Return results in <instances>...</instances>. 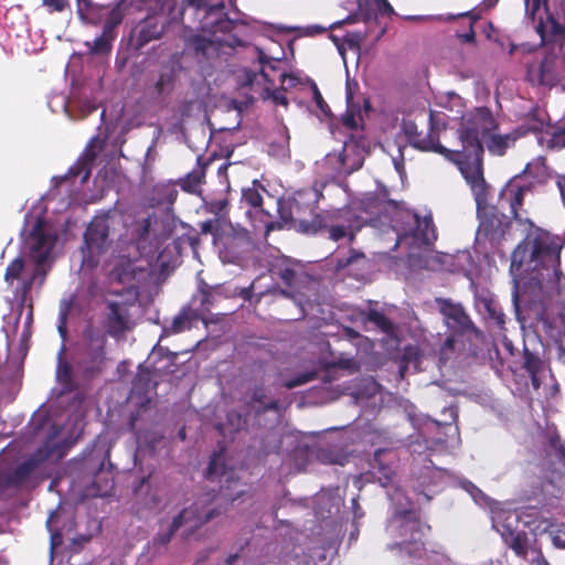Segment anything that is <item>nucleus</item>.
I'll return each mask as SVG.
<instances>
[{
	"label": "nucleus",
	"instance_id": "4c0bfd02",
	"mask_svg": "<svg viewBox=\"0 0 565 565\" xmlns=\"http://www.w3.org/2000/svg\"><path fill=\"white\" fill-rule=\"evenodd\" d=\"M366 320L374 323L381 331L386 334H392L394 332L395 328L393 322L382 311L371 309L367 312Z\"/></svg>",
	"mask_w": 565,
	"mask_h": 565
},
{
	"label": "nucleus",
	"instance_id": "ea45409f",
	"mask_svg": "<svg viewBox=\"0 0 565 565\" xmlns=\"http://www.w3.org/2000/svg\"><path fill=\"white\" fill-rule=\"evenodd\" d=\"M206 477L209 479H213L215 477H220V482H223V478L226 477L225 465L222 462L221 454L214 452L211 457L206 469Z\"/></svg>",
	"mask_w": 565,
	"mask_h": 565
},
{
	"label": "nucleus",
	"instance_id": "dca6fc26",
	"mask_svg": "<svg viewBox=\"0 0 565 565\" xmlns=\"http://www.w3.org/2000/svg\"><path fill=\"white\" fill-rule=\"evenodd\" d=\"M177 228V217L172 212H166L160 216H148L141 220L136 228L138 237V247L152 233L157 242L166 241L171 237Z\"/></svg>",
	"mask_w": 565,
	"mask_h": 565
},
{
	"label": "nucleus",
	"instance_id": "f257e3e1",
	"mask_svg": "<svg viewBox=\"0 0 565 565\" xmlns=\"http://www.w3.org/2000/svg\"><path fill=\"white\" fill-rule=\"evenodd\" d=\"M83 326L75 348V369L85 382L100 379L106 370V289L92 280L86 289Z\"/></svg>",
	"mask_w": 565,
	"mask_h": 565
},
{
	"label": "nucleus",
	"instance_id": "393cba45",
	"mask_svg": "<svg viewBox=\"0 0 565 565\" xmlns=\"http://www.w3.org/2000/svg\"><path fill=\"white\" fill-rule=\"evenodd\" d=\"M413 218L414 226L409 230L408 235L424 244H429L436 238L434 222L430 215L420 217L417 213H414Z\"/></svg>",
	"mask_w": 565,
	"mask_h": 565
},
{
	"label": "nucleus",
	"instance_id": "774afa93",
	"mask_svg": "<svg viewBox=\"0 0 565 565\" xmlns=\"http://www.w3.org/2000/svg\"><path fill=\"white\" fill-rule=\"evenodd\" d=\"M226 206H227V201H225V200H218V201L211 203V210L215 214L222 213L226 209Z\"/></svg>",
	"mask_w": 565,
	"mask_h": 565
},
{
	"label": "nucleus",
	"instance_id": "a19ab883",
	"mask_svg": "<svg viewBox=\"0 0 565 565\" xmlns=\"http://www.w3.org/2000/svg\"><path fill=\"white\" fill-rule=\"evenodd\" d=\"M106 497V491H104L103 484L98 477H95L94 480L87 483L82 490V499H95L100 498L104 499Z\"/></svg>",
	"mask_w": 565,
	"mask_h": 565
},
{
	"label": "nucleus",
	"instance_id": "5701e85b",
	"mask_svg": "<svg viewBox=\"0 0 565 565\" xmlns=\"http://www.w3.org/2000/svg\"><path fill=\"white\" fill-rule=\"evenodd\" d=\"M274 279L280 280L286 288H276V292L287 298H295V288L300 280L301 273L288 264H278L270 269Z\"/></svg>",
	"mask_w": 565,
	"mask_h": 565
},
{
	"label": "nucleus",
	"instance_id": "2eb2a0df",
	"mask_svg": "<svg viewBox=\"0 0 565 565\" xmlns=\"http://www.w3.org/2000/svg\"><path fill=\"white\" fill-rule=\"evenodd\" d=\"M105 71L96 78L87 79L79 90V110L84 117L102 108L100 120L106 121V90L104 88Z\"/></svg>",
	"mask_w": 565,
	"mask_h": 565
},
{
	"label": "nucleus",
	"instance_id": "58836bf2",
	"mask_svg": "<svg viewBox=\"0 0 565 565\" xmlns=\"http://www.w3.org/2000/svg\"><path fill=\"white\" fill-rule=\"evenodd\" d=\"M72 307H73L72 299L63 300L60 303L58 318H57V331H58L60 335L62 337V339H66V337H67V332H68L67 320H68V315L72 310Z\"/></svg>",
	"mask_w": 565,
	"mask_h": 565
},
{
	"label": "nucleus",
	"instance_id": "f3484780",
	"mask_svg": "<svg viewBox=\"0 0 565 565\" xmlns=\"http://www.w3.org/2000/svg\"><path fill=\"white\" fill-rule=\"evenodd\" d=\"M436 301L439 312L452 334L462 335L469 332L478 333V329L461 303H455L450 299L444 298H437Z\"/></svg>",
	"mask_w": 565,
	"mask_h": 565
},
{
	"label": "nucleus",
	"instance_id": "a878e982",
	"mask_svg": "<svg viewBox=\"0 0 565 565\" xmlns=\"http://www.w3.org/2000/svg\"><path fill=\"white\" fill-rule=\"evenodd\" d=\"M522 367L529 373L533 387L539 388L541 386L540 374L544 370V361L539 354L530 351L526 347L523 349Z\"/></svg>",
	"mask_w": 565,
	"mask_h": 565
},
{
	"label": "nucleus",
	"instance_id": "a18cd8bd",
	"mask_svg": "<svg viewBox=\"0 0 565 565\" xmlns=\"http://www.w3.org/2000/svg\"><path fill=\"white\" fill-rule=\"evenodd\" d=\"M443 414L446 416V419L440 420H434L436 426L439 427H448L451 428L454 426L455 431L458 434V408L456 406H449L445 407L443 411Z\"/></svg>",
	"mask_w": 565,
	"mask_h": 565
},
{
	"label": "nucleus",
	"instance_id": "423d86ee",
	"mask_svg": "<svg viewBox=\"0 0 565 565\" xmlns=\"http://www.w3.org/2000/svg\"><path fill=\"white\" fill-rule=\"evenodd\" d=\"M224 510L220 507H212L211 503H206L204 500L199 499L193 502L190 507L184 508L175 515L166 532H159L152 539V545L154 547L167 546L178 530L185 527V537L192 535L198 529L210 522L211 520L220 516Z\"/></svg>",
	"mask_w": 565,
	"mask_h": 565
},
{
	"label": "nucleus",
	"instance_id": "a211bd4d",
	"mask_svg": "<svg viewBox=\"0 0 565 565\" xmlns=\"http://www.w3.org/2000/svg\"><path fill=\"white\" fill-rule=\"evenodd\" d=\"M164 18L158 13L149 14L140 21L130 35L135 50H140L150 41L159 39L164 31Z\"/></svg>",
	"mask_w": 565,
	"mask_h": 565
},
{
	"label": "nucleus",
	"instance_id": "680f3d73",
	"mask_svg": "<svg viewBox=\"0 0 565 565\" xmlns=\"http://www.w3.org/2000/svg\"><path fill=\"white\" fill-rule=\"evenodd\" d=\"M550 445L557 454L565 458V445L562 443L558 435L551 436Z\"/></svg>",
	"mask_w": 565,
	"mask_h": 565
},
{
	"label": "nucleus",
	"instance_id": "864d4df0",
	"mask_svg": "<svg viewBox=\"0 0 565 565\" xmlns=\"http://www.w3.org/2000/svg\"><path fill=\"white\" fill-rule=\"evenodd\" d=\"M523 198H524L523 189L518 188L513 194V198L510 201L511 213L513 214V217L515 220H519L518 207L523 204Z\"/></svg>",
	"mask_w": 565,
	"mask_h": 565
},
{
	"label": "nucleus",
	"instance_id": "c03bdc74",
	"mask_svg": "<svg viewBox=\"0 0 565 565\" xmlns=\"http://www.w3.org/2000/svg\"><path fill=\"white\" fill-rule=\"evenodd\" d=\"M460 17L468 18V30H467V32H463V33L457 32L456 33L457 36L462 42L471 43V44L476 43V32H475L473 25H475L476 21L479 19V17L471 12L462 13V14H460Z\"/></svg>",
	"mask_w": 565,
	"mask_h": 565
},
{
	"label": "nucleus",
	"instance_id": "5fc2aeb1",
	"mask_svg": "<svg viewBox=\"0 0 565 565\" xmlns=\"http://www.w3.org/2000/svg\"><path fill=\"white\" fill-rule=\"evenodd\" d=\"M122 20V13L120 11V4L108 12V36L110 35L111 29L117 26Z\"/></svg>",
	"mask_w": 565,
	"mask_h": 565
},
{
	"label": "nucleus",
	"instance_id": "b1692460",
	"mask_svg": "<svg viewBox=\"0 0 565 565\" xmlns=\"http://www.w3.org/2000/svg\"><path fill=\"white\" fill-rule=\"evenodd\" d=\"M503 542L515 553L525 558L527 555V534L524 531L513 529L510 523H503L499 529Z\"/></svg>",
	"mask_w": 565,
	"mask_h": 565
},
{
	"label": "nucleus",
	"instance_id": "69168bd1",
	"mask_svg": "<svg viewBox=\"0 0 565 565\" xmlns=\"http://www.w3.org/2000/svg\"><path fill=\"white\" fill-rule=\"evenodd\" d=\"M271 97H273L274 103L277 105H282V106L288 105V99H287L286 95L284 94V92H281V90H274V93L271 94Z\"/></svg>",
	"mask_w": 565,
	"mask_h": 565
},
{
	"label": "nucleus",
	"instance_id": "f03ea898",
	"mask_svg": "<svg viewBox=\"0 0 565 565\" xmlns=\"http://www.w3.org/2000/svg\"><path fill=\"white\" fill-rule=\"evenodd\" d=\"M498 128L492 111L488 107H477L462 117L457 129L460 148H448L449 162L456 164L470 185L478 202L484 199L482 138Z\"/></svg>",
	"mask_w": 565,
	"mask_h": 565
},
{
	"label": "nucleus",
	"instance_id": "0e129e2a",
	"mask_svg": "<svg viewBox=\"0 0 565 565\" xmlns=\"http://www.w3.org/2000/svg\"><path fill=\"white\" fill-rule=\"evenodd\" d=\"M490 316L495 320L498 326H503L505 322V316L501 310L488 308Z\"/></svg>",
	"mask_w": 565,
	"mask_h": 565
},
{
	"label": "nucleus",
	"instance_id": "4468645a",
	"mask_svg": "<svg viewBox=\"0 0 565 565\" xmlns=\"http://www.w3.org/2000/svg\"><path fill=\"white\" fill-rule=\"evenodd\" d=\"M305 193L297 192L291 200H279L277 202V212L279 214V221H271L270 217H266L265 234L268 235L273 231L282 230L285 226L295 230V225L298 220H301L306 213L305 205Z\"/></svg>",
	"mask_w": 565,
	"mask_h": 565
},
{
	"label": "nucleus",
	"instance_id": "c756f323",
	"mask_svg": "<svg viewBox=\"0 0 565 565\" xmlns=\"http://www.w3.org/2000/svg\"><path fill=\"white\" fill-rule=\"evenodd\" d=\"M316 458L324 465L344 466L348 462L349 456L341 448L333 445H327L319 447L316 450Z\"/></svg>",
	"mask_w": 565,
	"mask_h": 565
},
{
	"label": "nucleus",
	"instance_id": "bb28decb",
	"mask_svg": "<svg viewBox=\"0 0 565 565\" xmlns=\"http://www.w3.org/2000/svg\"><path fill=\"white\" fill-rule=\"evenodd\" d=\"M205 178V166L201 163V157L198 158L196 167L188 172L183 178L177 181L180 188L191 194H195L200 190V185L203 183Z\"/></svg>",
	"mask_w": 565,
	"mask_h": 565
},
{
	"label": "nucleus",
	"instance_id": "8fccbe9b",
	"mask_svg": "<svg viewBox=\"0 0 565 565\" xmlns=\"http://www.w3.org/2000/svg\"><path fill=\"white\" fill-rule=\"evenodd\" d=\"M42 6L49 13H62L70 7V0H42Z\"/></svg>",
	"mask_w": 565,
	"mask_h": 565
},
{
	"label": "nucleus",
	"instance_id": "e2e57ef3",
	"mask_svg": "<svg viewBox=\"0 0 565 565\" xmlns=\"http://www.w3.org/2000/svg\"><path fill=\"white\" fill-rule=\"evenodd\" d=\"M374 2L376 3L379 11L382 14H387V15L395 14L394 8L391 6V3L387 0H374Z\"/></svg>",
	"mask_w": 565,
	"mask_h": 565
},
{
	"label": "nucleus",
	"instance_id": "72a5a7b5",
	"mask_svg": "<svg viewBox=\"0 0 565 565\" xmlns=\"http://www.w3.org/2000/svg\"><path fill=\"white\" fill-rule=\"evenodd\" d=\"M56 379L58 383L62 385L64 392H71L75 388L73 380V369L67 361L60 359L56 369Z\"/></svg>",
	"mask_w": 565,
	"mask_h": 565
},
{
	"label": "nucleus",
	"instance_id": "09e8293b",
	"mask_svg": "<svg viewBox=\"0 0 565 565\" xmlns=\"http://www.w3.org/2000/svg\"><path fill=\"white\" fill-rule=\"evenodd\" d=\"M366 33L361 32H347L343 38L344 43L352 51H360L361 44L365 40Z\"/></svg>",
	"mask_w": 565,
	"mask_h": 565
},
{
	"label": "nucleus",
	"instance_id": "3c124183",
	"mask_svg": "<svg viewBox=\"0 0 565 565\" xmlns=\"http://www.w3.org/2000/svg\"><path fill=\"white\" fill-rule=\"evenodd\" d=\"M332 222L333 218L331 217L329 221V226L327 227L329 231V238L333 242H338L347 236V227L343 225H334Z\"/></svg>",
	"mask_w": 565,
	"mask_h": 565
},
{
	"label": "nucleus",
	"instance_id": "7c9ffc66",
	"mask_svg": "<svg viewBox=\"0 0 565 565\" xmlns=\"http://www.w3.org/2000/svg\"><path fill=\"white\" fill-rule=\"evenodd\" d=\"M47 271L49 268L34 265V269L32 270L31 275L24 278L21 281L20 287L17 289V295L21 298L22 301L26 300L33 285L36 284L39 287L43 286Z\"/></svg>",
	"mask_w": 565,
	"mask_h": 565
},
{
	"label": "nucleus",
	"instance_id": "4d7b16f0",
	"mask_svg": "<svg viewBox=\"0 0 565 565\" xmlns=\"http://www.w3.org/2000/svg\"><path fill=\"white\" fill-rule=\"evenodd\" d=\"M551 142L557 148H565V127H561L552 134Z\"/></svg>",
	"mask_w": 565,
	"mask_h": 565
},
{
	"label": "nucleus",
	"instance_id": "c9c22d12",
	"mask_svg": "<svg viewBox=\"0 0 565 565\" xmlns=\"http://www.w3.org/2000/svg\"><path fill=\"white\" fill-rule=\"evenodd\" d=\"M178 190L172 185H161L156 190V201L166 206V212H172V205L178 199Z\"/></svg>",
	"mask_w": 565,
	"mask_h": 565
},
{
	"label": "nucleus",
	"instance_id": "39448f33",
	"mask_svg": "<svg viewBox=\"0 0 565 565\" xmlns=\"http://www.w3.org/2000/svg\"><path fill=\"white\" fill-rule=\"evenodd\" d=\"M246 23L242 20H232L227 17L216 19L211 22L210 36L195 34L189 36L185 41V47L193 51L199 60H207L217 55L223 46L232 49L246 46V41L242 38L239 28H245Z\"/></svg>",
	"mask_w": 565,
	"mask_h": 565
},
{
	"label": "nucleus",
	"instance_id": "2f4dec72",
	"mask_svg": "<svg viewBox=\"0 0 565 565\" xmlns=\"http://www.w3.org/2000/svg\"><path fill=\"white\" fill-rule=\"evenodd\" d=\"M366 263L367 258L363 252L350 248L348 256L337 258L334 268L337 271L348 268L360 270Z\"/></svg>",
	"mask_w": 565,
	"mask_h": 565
},
{
	"label": "nucleus",
	"instance_id": "20e7f679",
	"mask_svg": "<svg viewBox=\"0 0 565 565\" xmlns=\"http://www.w3.org/2000/svg\"><path fill=\"white\" fill-rule=\"evenodd\" d=\"M527 263L536 271L537 280L558 278L561 246L547 231L536 227L516 246L511 256V270H520Z\"/></svg>",
	"mask_w": 565,
	"mask_h": 565
},
{
	"label": "nucleus",
	"instance_id": "13d9d810",
	"mask_svg": "<svg viewBox=\"0 0 565 565\" xmlns=\"http://www.w3.org/2000/svg\"><path fill=\"white\" fill-rule=\"evenodd\" d=\"M311 89H312L313 100H315L317 107L321 111L326 113V108H328V105L324 102V99H323V97H322V95H321V93H320V90H319V88H318V86H317V84L315 82H311Z\"/></svg>",
	"mask_w": 565,
	"mask_h": 565
},
{
	"label": "nucleus",
	"instance_id": "9d476101",
	"mask_svg": "<svg viewBox=\"0 0 565 565\" xmlns=\"http://www.w3.org/2000/svg\"><path fill=\"white\" fill-rule=\"evenodd\" d=\"M106 158V129L98 127V134L88 141L78 160L68 169L66 178H81V183L88 181L92 168L97 160Z\"/></svg>",
	"mask_w": 565,
	"mask_h": 565
},
{
	"label": "nucleus",
	"instance_id": "49530a36",
	"mask_svg": "<svg viewBox=\"0 0 565 565\" xmlns=\"http://www.w3.org/2000/svg\"><path fill=\"white\" fill-rule=\"evenodd\" d=\"M316 379H318V372L317 371H308V372L297 375L294 379H290V380L284 382L282 386L286 387L287 390H292L297 386L307 384Z\"/></svg>",
	"mask_w": 565,
	"mask_h": 565
},
{
	"label": "nucleus",
	"instance_id": "7ed1b4c3",
	"mask_svg": "<svg viewBox=\"0 0 565 565\" xmlns=\"http://www.w3.org/2000/svg\"><path fill=\"white\" fill-rule=\"evenodd\" d=\"M138 259L121 256L108 273V335L121 338L135 327L131 310L139 300L138 284L148 275V268Z\"/></svg>",
	"mask_w": 565,
	"mask_h": 565
},
{
	"label": "nucleus",
	"instance_id": "e433bc0d",
	"mask_svg": "<svg viewBox=\"0 0 565 565\" xmlns=\"http://www.w3.org/2000/svg\"><path fill=\"white\" fill-rule=\"evenodd\" d=\"M266 388L263 384L256 385L250 394L249 404H259L262 405L260 412L265 413L268 411H278L279 404L277 401H270L265 404L266 399Z\"/></svg>",
	"mask_w": 565,
	"mask_h": 565
},
{
	"label": "nucleus",
	"instance_id": "cd10ccee",
	"mask_svg": "<svg viewBox=\"0 0 565 565\" xmlns=\"http://www.w3.org/2000/svg\"><path fill=\"white\" fill-rule=\"evenodd\" d=\"M259 190L266 191L265 188L259 184L258 180H254L250 186L242 189L241 201L254 207L257 213L263 214L265 217H271L269 212L265 211L263 207V195Z\"/></svg>",
	"mask_w": 565,
	"mask_h": 565
},
{
	"label": "nucleus",
	"instance_id": "aec40b11",
	"mask_svg": "<svg viewBox=\"0 0 565 565\" xmlns=\"http://www.w3.org/2000/svg\"><path fill=\"white\" fill-rule=\"evenodd\" d=\"M420 514L416 510H402L396 512L386 525V533L390 539L402 541L407 539L412 531L419 527Z\"/></svg>",
	"mask_w": 565,
	"mask_h": 565
},
{
	"label": "nucleus",
	"instance_id": "412c9836",
	"mask_svg": "<svg viewBox=\"0 0 565 565\" xmlns=\"http://www.w3.org/2000/svg\"><path fill=\"white\" fill-rule=\"evenodd\" d=\"M156 371H151L143 365L138 366V372L132 380L129 398L136 401L140 407H145L150 402V392L157 387L154 381Z\"/></svg>",
	"mask_w": 565,
	"mask_h": 565
},
{
	"label": "nucleus",
	"instance_id": "ddd939ff",
	"mask_svg": "<svg viewBox=\"0 0 565 565\" xmlns=\"http://www.w3.org/2000/svg\"><path fill=\"white\" fill-rule=\"evenodd\" d=\"M228 296L224 294V288L221 285L210 286L205 282L200 286L199 291L193 296L192 302L195 306L193 310V318L202 320L205 324L209 322H217L218 316H224V312L212 315V310L217 307L218 302L226 299Z\"/></svg>",
	"mask_w": 565,
	"mask_h": 565
},
{
	"label": "nucleus",
	"instance_id": "f704fd0d",
	"mask_svg": "<svg viewBox=\"0 0 565 565\" xmlns=\"http://www.w3.org/2000/svg\"><path fill=\"white\" fill-rule=\"evenodd\" d=\"M515 138L511 135H490V138L487 141V148L492 154L503 156L509 148L510 142H513Z\"/></svg>",
	"mask_w": 565,
	"mask_h": 565
},
{
	"label": "nucleus",
	"instance_id": "1a4fd4ad",
	"mask_svg": "<svg viewBox=\"0 0 565 565\" xmlns=\"http://www.w3.org/2000/svg\"><path fill=\"white\" fill-rule=\"evenodd\" d=\"M83 264L94 268L106 253V213L96 215L84 233Z\"/></svg>",
	"mask_w": 565,
	"mask_h": 565
},
{
	"label": "nucleus",
	"instance_id": "79ce46f5",
	"mask_svg": "<svg viewBox=\"0 0 565 565\" xmlns=\"http://www.w3.org/2000/svg\"><path fill=\"white\" fill-rule=\"evenodd\" d=\"M24 270V260L21 257H17L9 263L4 273V280L8 284H12L14 280L21 277V274Z\"/></svg>",
	"mask_w": 565,
	"mask_h": 565
},
{
	"label": "nucleus",
	"instance_id": "0eeeda50",
	"mask_svg": "<svg viewBox=\"0 0 565 565\" xmlns=\"http://www.w3.org/2000/svg\"><path fill=\"white\" fill-rule=\"evenodd\" d=\"M401 130L404 134L407 143L414 149L423 152L438 153L449 161L448 147L440 142V127L434 120L431 113L429 114L428 129L426 134L419 130L417 124L411 119L402 120Z\"/></svg>",
	"mask_w": 565,
	"mask_h": 565
},
{
	"label": "nucleus",
	"instance_id": "c85d7f7f",
	"mask_svg": "<svg viewBox=\"0 0 565 565\" xmlns=\"http://www.w3.org/2000/svg\"><path fill=\"white\" fill-rule=\"evenodd\" d=\"M331 214H315L310 221L298 220L295 225V231L306 235H315L329 226Z\"/></svg>",
	"mask_w": 565,
	"mask_h": 565
},
{
	"label": "nucleus",
	"instance_id": "6ab92c4d",
	"mask_svg": "<svg viewBox=\"0 0 565 565\" xmlns=\"http://www.w3.org/2000/svg\"><path fill=\"white\" fill-rule=\"evenodd\" d=\"M430 525L422 522L419 519V527L416 531H412L407 539L396 541L387 544V550L406 553L411 557L420 558L425 555L426 537L430 533Z\"/></svg>",
	"mask_w": 565,
	"mask_h": 565
},
{
	"label": "nucleus",
	"instance_id": "37998d69",
	"mask_svg": "<svg viewBox=\"0 0 565 565\" xmlns=\"http://www.w3.org/2000/svg\"><path fill=\"white\" fill-rule=\"evenodd\" d=\"M183 7L180 14H183L185 8L192 7L195 10H204L207 14H212L215 10L224 9V3H218L216 6L209 4L207 0H182Z\"/></svg>",
	"mask_w": 565,
	"mask_h": 565
},
{
	"label": "nucleus",
	"instance_id": "603ef678",
	"mask_svg": "<svg viewBox=\"0 0 565 565\" xmlns=\"http://www.w3.org/2000/svg\"><path fill=\"white\" fill-rule=\"evenodd\" d=\"M190 327V317L185 312L178 315L172 321V331L178 333Z\"/></svg>",
	"mask_w": 565,
	"mask_h": 565
},
{
	"label": "nucleus",
	"instance_id": "473e14b6",
	"mask_svg": "<svg viewBox=\"0 0 565 565\" xmlns=\"http://www.w3.org/2000/svg\"><path fill=\"white\" fill-rule=\"evenodd\" d=\"M224 245L226 249H233L235 256L238 257L242 253L247 252L252 246V239L248 231L242 230L228 235Z\"/></svg>",
	"mask_w": 565,
	"mask_h": 565
},
{
	"label": "nucleus",
	"instance_id": "6e6d98bb",
	"mask_svg": "<svg viewBox=\"0 0 565 565\" xmlns=\"http://www.w3.org/2000/svg\"><path fill=\"white\" fill-rule=\"evenodd\" d=\"M257 75H258L257 72H255L253 70H248V68L243 70L241 75L238 76L241 86H243V87L252 86L254 84V82L256 81Z\"/></svg>",
	"mask_w": 565,
	"mask_h": 565
},
{
	"label": "nucleus",
	"instance_id": "4be33fe9",
	"mask_svg": "<svg viewBox=\"0 0 565 565\" xmlns=\"http://www.w3.org/2000/svg\"><path fill=\"white\" fill-rule=\"evenodd\" d=\"M52 454L53 448L50 447V440H47L44 447L40 448L32 458L21 462L13 469V471L8 477L9 483L13 486H20L26 482L36 469L38 463L47 459Z\"/></svg>",
	"mask_w": 565,
	"mask_h": 565
},
{
	"label": "nucleus",
	"instance_id": "9b49d317",
	"mask_svg": "<svg viewBox=\"0 0 565 565\" xmlns=\"http://www.w3.org/2000/svg\"><path fill=\"white\" fill-rule=\"evenodd\" d=\"M56 243V236L49 232L46 221L39 216L25 238V246L34 265L46 267V262Z\"/></svg>",
	"mask_w": 565,
	"mask_h": 565
},
{
	"label": "nucleus",
	"instance_id": "bf43d9fd",
	"mask_svg": "<svg viewBox=\"0 0 565 565\" xmlns=\"http://www.w3.org/2000/svg\"><path fill=\"white\" fill-rule=\"evenodd\" d=\"M360 18H361L360 12H353V13L349 14L347 18H344L343 20H339V21H335L332 24H330V29L334 30V29L343 26L344 24L355 23V22L360 21Z\"/></svg>",
	"mask_w": 565,
	"mask_h": 565
},
{
	"label": "nucleus",
	"instance_id": "de8ad7c7",
	"mask_svg": "<svg viewBox=\"0 0 565 565\" xmlns=\"http://www.w3.org/2000/svg\"><path fill=\"white\" fill-rule=\"evenodd\" d=\"M384 454V450H376L373 457V461L371 463L373 469H379L382 472L383 479L388 482L393 478V470L388 466H384L381 462V456Z\"/></svg>",
	"mask_w": 565,
	"mask_h": 565
},
{
	"label": "nucleus",
	"instance_id": "052dcab7",
	"mask_svg": "<svg viewBox=\"0 0 565 565\" xmlns=\"http://www.w3.org/2000/svg\"><path fill=\"white\" fill-rule=\"evenodd\" d=\"M173 81V76L171 74H161L159 79L156 83V90L159 95H161L168 85H170Z\"/></svg>",
	"mask_w": 565,
	"mask_h": 565
},
{
	"label": "nucleus",
	"instance_id": "f8f14e48",
	"mask_svg": "<svg viewBox=\"0 0 565 565\" xmlns=\"http://www.w3.org/2000/svg\"><path fill=\"white\" fill-rule=\"evenodd\" d=\"M488 185L484 188V199L476 201L478 206V216L480 220L478 232L487 237L491 243H499L510 230L511 221L495 206H482L487 201ZM475 200H477L475 198Z\"/></svg>",
	"mask_w": 565,
	"mask_h": 565
},
{
	"label": "nucleus",
	"instance_id": "338daca9",
	"mask_svg": "<svg viewBox=\"0 0 565 565\" xmlns=\"http://www.w3.org/2000/svg\"><path fill=\"white\" fill-rule=\"evenodd\" d=\"M172 6H173L172 0H163V1L154 0V6H149L148 9H151V10L160 9L161 11H163L166 8L171 9Z\"/></svg>",
	"mask_w": 565,
	"mask_h": 565
},
{
	"label": "nucleus",
	"instance_id": "6e6552de",
	"mask_svg": "<svg viewBox=\"0 0 565 565\" xmlns=\"http://www.w3.org/2000/svg\"><path fill=\"white\" fill-rule=\"evenodd\" d=\"M77 12L81 19L90 24H103L102 33L93 41H85L87 47L88 62L93 63L95 57L106 56V8L97 1L79 0L77 1Z\"/></svg>",
	"mask_w": 565,
	"mask_h": 565
}]
</instances>
